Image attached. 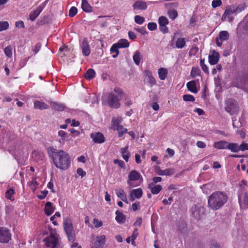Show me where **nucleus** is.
Masks as SVG:
<instances>
[{"label": "nucleus", "instance_id": "obj_18", "mask_svg": "<svg viewBox=\"0 0 248 248\" xmlns=\"http://www.w3.org/2000/svg\"><path fill=\"white\" fill-rule=\"evenodd\" d=\"M156 172L159 175H172L174 173V169L170 168L165 170H162L159 167H157Z\"/></svg>", "mask_w": 248, "mask_h": 248}, {"label": "nucleus", "instance_id": "obj_51", "mask_svg": "<svg viewBox=\"0 0 248 248\" xmlns=\"http://www.w3.org/2000/svg\"><path fill=\"white\" fill-rule=\"evenodd\" d=\"M248 150V143L246 142H243L240 145H238V151H244Z\"/></svg>", "mask_w": 248, "mask_h": 248}, {"label": "nucleus", "instance_id": "obj_12", "mask_svg": "<svg viewBox=\"0 0 248 248\" xmlns=\"http://www.w3.org/2000/svg\"><path fill=\"white\" fill-rule=\"evenodd\" d=\"M142 190L140 188L135 189L131 191L129 196L130 201L133 202L136 199H140L142 196Z\"/></svg>", "mask_w": 248, "mask_h": 248}, {"label": "nucleus", "instance_id": "obj_53", "mask_svg": "<svg viewBox=\"0 0 248 248\" xmlns=\"http://www.w3.org/2000/svg\"><path fill=\"white\" fill-rule=\"evenodd\" d=\"M37 186L38 184L35 179H32V181L30 182V186L33 190H35L37 187Z\"/></svg>", "mask_w": 248, "mask_h": 248}, {"label": "nucleus", "instance_id": "obj_10", "mask_svg": "<svg viewBox=\"0 0 248 248\" xmlns=\"http://www.w3.org/2000/svg\"><path fill=\"white\" fill-rule=\"evenodd\" d=\"M106 236L104 235L97 236L91 248H103L105 243Z\"/></svg>", "mask_w": 248, "mask_h": 248}, {"label": "nucleus", "instance_id": "obj_49", "mask_svg": "<svg viewBox=\"0 0 248 248\" xmlns=\"http://www.w3.org/2000/svg\"><path fill=\"white\" fill-rule=\"evenodd\" d=\"M247 185V182L245 180H242L239 184L240 190L239 192L247 191L246 189V186Z\"/></svg>", "mask_w": 248, "mask_h": 248}, {"label": "nucleus", "instance_id": "obj_4", "mask_svg": "<svg viewBox=\"0 0 248 248\" xmlns=\"http://www.w3.org/2000/svg\"><path fill=\"white\" fill-rule=\"evenodd\" d=\"M233 86L246 90L248 88V73H241L238 74L232 82Z\"/></svg>", "mask_w": 248, "mask_h": 248}, {"label": "nucleus", "instance_id": "obj_7", "mask_svg": "<svg viewBox=\"0 0 248 248\" xmlns=\"http://www.w3.org/2000/svg\"><path fill=\"white\" fill-rule=\"evenodd\" d=\"M11 239L10 231L5 228H0V242L7 243Z\"/></svg>", "mask_w": 248, "mask_h": 248}, {"label": "nucleus", "instance_id": "obj_26", "mask_svg": "<svg viewBox=\"0 0 248 248\" xmlns=\"http://www.w3.org/2000/svg\"><path fill=\"white\" fill-rule=\"evenodd\" d=\"M186 87L188 90L193 93H196L198 90L196 88V83L195 80H192L188 82L186 84Z\"/></svg>", "mask_w": 248, "mask_h": 248}, {"label": "nucleus", "instance_id": "obj_24", "mask_svg": "<svg viewBox=\"0 0 248 248\" xmlns=\"http://www.w3.org/2000/svg\"><path fill=\"white\" fill-rule=\"evenodd\" d=\"M115 214L116 215L115 219L118 223L122 224L125 222L126 220L125 216L121 211L117 210Z\"/></svg>", "mask_w": 248, "mask_h": 248}, {"label": "nucleus", "instance_id": "obj_29", "mask_svg": "<svg viewBox=\"0 0 248 248\" xmlns=\"http://www.w3.org/2000/svg\"><path fill=\"white\" fill-rule=\"evenodd\" d=\"M186 42L184 38L180 37L177 38L175 42V46L176 48L181 49L186 46Z\"/></svg>", "mask_w": 248, "mask_h": 248}, {"label": "nucleus", "instance_id": "obj_27", "mask_svg": "<svg viewBox=\"0 0 248 248\" xmlns=\"http://www.w3.org/2000/svg\"><path fill=\"white\" fill-rule=\"evenodd\" d=\"M81 8L86 13H90L92 11V7L87 0H82Z\"/></svg>", "mask_w": 248, "mask_h": 248}, {"label": "nucleus", "instance_id": "obj_15", "mask_svg": "<svg viewBox=\"0 0 248 248\" xmlns=\"http://www.w3.org/2000/svg\"><path fill=\"white\" fill-rule=\"evenodd\" d=\"M219 54L215 50L212 51V54L208 56L209 62L211 65L216 64L219 61Z\"/></svg>", "mask_w": 248, "mask_h": 248}, {"label": "nucleus", "instance_id": "obj_31", "mask_svg": "<svg viewBox=\"0 0 248 248\" xmlns=\"http://www.w3.org/2000/svg\"><path fill=\"white\" fill-rule=\"evenodd\" d=\"M158 74L161 80H164L167 76L168 70L165 68H160L158 70Z\"/></svg>", "mask_w": 248, "mask_h": 248}, {"label": "nucleus", "instance_id": "obj_35", "mask_svg": "<svg viewBox=\"0 0 248 248\" xmlns=\"http://www.w3.org/2000/svg\"><path fill=\"white\" fill-rule=\"evenodd\" d=\"M116 44L119 48H126L129 46L128 41L124 39H120Z\"/></svg>", "mask_w": 248, "mask_h": 248}, {"label": "nucleus", "instance_id": "obj_3", "mask_svg": "<svg viewBox=\"0 0 248 248\" xmlns=\"http://www.w3.org/2000/svg\"><path fill=\"white\" fill-rule=\"evenodd\" d=\"M114 93H109L106 96L107 102L108 105L113 108H118L120 106V100L123 98V92L119 88H115Z\"/></svg>", "mask_w": 248, "mask_h": 248}, {"label": "nucleus", "instance_id": "obj_45", "mask_svg": "<svg viewBox=\"0 0 248 248\" xmlns=\"http://www.w3.org/2000/svg\"><path fill=\"white\" fill-rule=\"evenodd\" d=\"M200 65L202 70L207 74L209 73L208 68L207 65L204 63V59H201L200 60Z\"/></svg>", "mask_w": 248, "mask_h": 248}, {"label": "nucleus", "instance_id": "obj_5", "mask_svg": "<svg viewBox=\"0 0 248 248\" xmlns=\"http://www.w3.org/2000/svg\"><path fill=\"white\" fill-rule=\"evenodd\" d=\"M63 225L69 240L71 242L74 241L75 240V233L71 220L68 218H64Z\"/></svg>", "mask_w": 248, "mask_h": 248}, {"label": "nucleus", "instance_id": "obj_36", "mask_svg": "<svg viewBox=\"0 0 248 248\" xmlns=\"http://www.w3.org/2000/svg\"><path fill=\"white\" fill-rule=\"evenodd\" d=\"M227 149L231 150L234 153L238 152V144L234 143H229L227 146Z\"/></svg>", "mask_w": 248, "mask_h": 248}, {"label": "nucleus", "instance_id": "obj_20", "mask_svg": "<svg viewBox=\"0 0 248 248\" xmlns=\"http://www.w3.org/2000/svg\"><path fill=\"white\" fill-rule=\"evenodd\" d=\"M50 104L52 109L54 110L62 111L66 108V106L64 104L58 103L57 102L50 101Z\"/></svg>", "mask_w": 248, "mask_h": 248}, {"label": "nucleus", "instance_id": "obj_33", "mask_svg": "<svg viewBox=\"0 0 248 248\" xmlns=\"http://www.w3.org/2000/svg\"><path fill=\"white\" fill-rule=\"evenodd\" d=\"M95 75V71L93 69H88L84 75L86 79L91 80L93 79Z\"/></svg>", "mask_w": 248, "mask_h": 248}, {"label": "nucleus", "instance_id": "obj_59", "mask_svg": "<svg viewBox=\"0 0 248 248\" xmlns=\"http://www.w3.org/2000/svg\"><path fill=\"white\" fill-rule=\"evenodd\" d=\"M77 172L78 174L81 176L82 178L84 177L86 174V172L83 171L81 168H78L77 170Z\"/></svg>", "mask_w": 248, "mask_h": 248}, {"label": "nucleus", "instance_id": "obj_21", "mask_svg": "<svg viewBox=\"0 0 248 248\" xmlns=\"http://www.w3.org/2000/svg\"><path fill=\"white\" fill-rule=\"evenodd\" d=\"M148 188L151 189V192L153 194H158L162 189V187L161 185H155L153 184H149Z\"/></svg>", "mask_w": 248, "mask_h": 248}, {"label": "nucleus", "instance_id": "obj_1", "mask_svg": "<svg viewBox=\"0 0 248 248\" xmlns=\"http://www.w3.org/2000/svg\"><path fill=\"white\" fill-rule=\"evenodd\" d=\"M47 152L57 168L66 170L69 167L71 158L68 153L63 150H57L53 147L48 148Z\"/></svg>", "mask_w": 248, "mask_h": 248}, {"label": "nucleus", "instance_id": "obj_25", "mask_svg": "<svg viewBox=\"0 0 248 248\" xmlns=\"http://www.w3.org/2000/svg\"><path fill=\"white\" fill-rule=\"evenodd\" d=\"M55 208L52 206V203L50 202L46 203L45 208V212L47 216H50L54 211Z\"/></svg>", "mask_w": 248, "mask_h": 248}, {"label": "nucleus", "instance_id": "obj_54", "mask_svg": "<svg viewBox=\"0 0 248 248\" xmlns=\"http://www.w3.org/2000/svg\"><path fill=\"white\" fill-rule=\"evenodd\" d=\"M148 28L150 31H155L157 28V25L154 22H150L148 24Z\"/></svg>", "mask_w": 248, "mask_h": 248}, {"label": "nucleus", "instance_id": "obj_32", "mask_svg": "<svg viewBox=\"0 0 248 248\" xmlns=\"http://www.w3.org/2000/svg\"><path fill=\"white\" fill-rule=\"evenodd\" d=\"M146 76H147V80L148 83L152 87L156 84L155 79L153 77L152 75V72L151 71H148L146 72Z\"/></svg>", "mask_w": 248, "mask_h": 248}, {"label": "nucleus", "instance_id": "obj_16", "mask_svg": "<svg viewBox=\"0 0 248 248\" xmlns=\"http://www.w3.org/2000/svg\"><path fill=\"white\" fill-rule=\"evenodd\" d=\"M135 10H145L147 8L146 2L143 0H138L132 5Z\"/></svg>", "mask_w": 248, "mask_h": 248}, {"label": "nucleus", "instance_id": "obj_58", "mask_svg": "<svg viewBox=\"0 0 248 248\" xmlns=\"http://www.w3.org/2000/svg\"><path fill=\"white\" fill-rule=\"evenodd\" d=\"M41 192L42 193V195H38L37 197L38 198V199L40 200H43L46 198V196L47 194L48 193V191L47 190H44L42 191Z\"/></svg>", "mask_w": 248, "mask_h": 248}, {"label": "nucleus", "instance_id": "obj_23", "mask_svg": "<svg viewBox=\"0 0 248 248\" xmlns=\"http://www.w3.org/2000/svg\"><path fill=\"white\" fill-rule=\"evenodd\" d=\"M228 142L225 140H220L215 142L213 146L217 149H227Z\"/></svg>", "mask_w": 248, "mask_h": 248}, {"label": "nucleus", "instance_id": "obj_55", "mask_svg": "<svg viewBox=\"0 0 248 248\" xmlns=\"http://www.w3.org/2000/svg\"><path fill=\"white\" fill-rule=\"evenodd\" d=\"M138 235V229H135L133 232L132 235H131V236H130L131 238L132 244L133 245L135 243L134 240H135V239H136Z\"/></svg>", "mask_w": 248, "mask_h": 248}, {"label": "nucleus", "instance_id": "obj_30", "mask_svg": "<svg viewBox=\"0 0 248 248\" xmlns=\"http://www.w3.org/2000/svg\"><path fill=\"white\" fill-rule=\"evenodd\" d=\"M128 146H126L124 148H121V152L122 154V156L124 159L126 161H128V159L130 155V153L128 151Z\"/></svg>", "mask_w": 248, "mask_h": 248}, {"label": "nucleus", "instance_id": "obj_41", "mask_svg": "<svg viewBox=\"0 0 248 248\" xmlns=\"http://www.w3.org/2000/svg\"><path fill=\"white\" fill-rule=\"evenodd\" d=\"M15 193V191L13 189L10 188L9 189L7 190L5 193V197L9 199L11 201H13L14 199H12V196Z\"/></svg>", "mask_w": 248, "mask_h": 248}, {"label": "nucleus", "instance_id": "obj_2", "mask_svg": "<svg viewBox=\"0 0 248 248\" xmlns=\"http://www.w3.org/2000/svg\"><path fill=\"white\" fill-rule=\"evenodd\" d=\"M227 195L222 191L213 192L208 198V204L213 210H217L221 208L227 202Z\"/></svg>", "mask_w": 248, "mask_h": 248}, {"label": "nucleus", "instance_id": "obj_14", "mask_svg": "<svg viewBox=\"0 0 248 248\" xmlns=\"http://www.w3.org/2000/svg\"><path fill=\"white\" fill-rule=\"evenodd\" d=\"M83 54L88 56L91 53L89 44L88 42V40L86 38H84L80 45Z\"/></svg>", "mask_w": 248, "mask_h": 248}, {"label": "nucleus", "instance_id": "obj_47", "mask_svg": "<svg viewBox=\"0 0 248 248\" xmlns=\"http://www.w3.org/2000/svg\"><path fill=\"white\" fill-rule=\"evenodd\" d=\"M78 12V9L76 7H72L69 11V16L70 17H74Z\"/></svg>", "mask_w": 248, "mask_h": 248}, {"label": "nucleus", "instance_id": "obj_61", "mask_svg": "<svg viewBox=\"0 0 248 248\" xmlns=\"http://www.w3.org/2000/svg\"><path fill=\"white\" fill-rule=\"evenodd\" d=\"M16 26L19 28H24V24L23 21L20 20L16 22Z\"/></svg>", "mask_w": 248, "mask_h": 248}, {"label": "nucleus", "instance_id": "obj_62", "mask_svg": "<svg viewBox=\"0 0 248 248\" xmlns=\"http://www.w3.org/2000/svg\"><path fill=\"white\" fill-rule=\"evenodd\" d=\"M58 135L62 138V140H63L66 137V133L63 130H60L58 132Z\"/></svg>", "mask_w": 248, "mask_h": 248}, {"label": "nucleus", "instance_id": "obj_60", "mask_svg": "<svg viewBox=\"0 0 248 248\" xmlns=\"http://www.w3.org/2000/svg\"><path fill=\"white\" fill-rule=\"evenodd\" d=\"M178 16L177 12L176 11L173 10L169 13V16L170 18L174 19Z\"/></svg>", "mask_w": 248, "mask_h": 248}, {"label": "nucleus", "instance_id": "obj_48", "mask_svg": "<svg viewBox=\"0 0 248 248\" xmlns=\"http://www.w3.org/2000/svg\"><path fill=\"white\" fill-rule=\"evenodd\" d=\"M183 100L185 101H191L194 102L195 101V98L193 96L190 94H185L183 96Z\"/></svg>", "mask_w": 248, "mask_h": 248}, {"label": "nucleus", "instance_id": "obj_63", "mask_svg": "<svg viewBox=\"0 0 248 248\" xmlns=\"http://www.w3.org/2000/svg\"><path fill=\"white\" fill-rule=\"evenodd\" d=\"M196 145L200 148H204L206 147L205 143L202 141H198Z\"/></svg>", "mask_w": 248, "mask_h": 248}, {"label": "nucleus", "instance_id": "obj_57", "mask_svg": "<svg viewBox=\"0 0 248 248\" xmlns=\"http://www.w3.org/2000/svg\"><path fill=\"white\" fill-rule=\"evenodd\" d=\"M93 224L96 228H99L102 226L103 223L102 221L98 220V219L94 218L93 220Z\"/></svg>", "mask_w": 248, "mask_h": 248}, {"label": "nucleus", "instance_id": "obj_40", "mask_svg": "<svg viewBox=\"0 0 248 248\" xmlns=\"http://www.w3.org/2000/svg\"><path fill=\"white\" fill-rule=\"evenodd\" d=\"M117 130L118 131L119 137H121L127 132V129L124 128L123 125H118Z\"/></svg>", "mask_w": 248, "mask_h": 248}, {"label": "nucleus", "instance_id": "obj_38", "mask_svg": "<svg viewBox=\"0 0 248 248\" xmlns=\"http://www.w3.org/2000/svg\"><path fill=\"white\" fill-rule=\"evenodd\" d=\"M133 59L135 63L139 65L141 60L140 52L139 50H137L133 57Z\"/></svg>", "mask_w": 248, "mask_h": 248}, {"label": "nucleus", "instance_id": "obj_11", "mask_svg": "<svg viewBox=\"0 0 248 248\" xmlns=\"http://www.w3.org/2000/svg\"><path fill=\"white\" fill-rule=\"evenodd\" d=\"M239 202L240 205L244 204L248 208V191L239 192Z\"/></svg>", "mask_w": 248, "mask_h": 248}, {"label": "nucleus", "instance_id": "obj_42", "mask_svg": "<svg viewBox=\"0 0 248 248\" xmlns=\"http://www.w3.org/2000/svg\"><path fill=\"white\" fill-rule=\"evenodd\" d=\"M9 23L7 21L0 22V31H5L9 28Z\"/></svg>", "mask_w": 248, "mask_h": 248}, {"label": "nucleus", "instance_id": "obj_19", "mask_svg": "<svg viewBox=\"0 0 248 248\" xmlns=\"http://www.w3.org/2000/svg\"><path fill=\"white\" fill-rule=\"evenodd\" d=\"M44 6L43 5H41L39 6L36 10L33 12H32L30 13V19L31 21H34L35 20V19L38 16L39 14L41 13V12L42 11Z\"/></svg>", "mask_w": 248, "mask_h": 248}, {"label": "nucleus", "instance_id": "obj_39", "mask_svg": "<svg viewBox=\"0 0 248 248\" xmlns=\"http://www.w3.org/2000/svg\"><path fill=\"white\" fill-rule=\"evenodd\" d=\"M118 48H119V47L116 44L113 45L110 48V51L111 53H115L112 55V57L114 58H116L119 54V52Z\"/></svg>", "mask_w": 248, "mask_h": 248}, {"label": "nucleus", "instance_id": "obj_6", "mask_svg": "<svg viewBox=\"0 0 248 248\" xmlns=\"http://www.w3.org/2000/svg\"><path fill=\"white\" fill-rule=\"evenodd\" d=\"M225 110L230 115L236 113L239 110L237 102L233 99H228L225 102Z\"/></svg>", "mask_w": 248, "mask_h": 248}, {"label": "nucleus", "instance_id": "obj_34", "mask_svg": "<svg viewBox=\"0 0 248 248\" xmlns=\"http://www.w3.org/2000/svg\"><path fill=\"white\" fill-rule=\"evenodd\" d=\"M225 14H228L230 16L232 14L235 13L236 14V12L235 10V4H232L231 5L227 6L226 9Z\"/></svg>", "mask_w": 248, "mask_h": 248}, {"label": "nucleus", "instance_id": "obj_13", "mask_svg": "<svg viewBox=\"0 0 248 248\" xmlns=\"http://www.w3.org/2000/svg\"><path fill=\"white\" fill-rule=\"evenodd\" d=\"M90 136L95 143H102L105 141L104 136L100 132L92 133Z\"/></svg>", "mask_w": 248, "mask_h": 248}, {"label": "nucleus", "instance_id": "obj_64", "mask_svg": "<svg viewBox=\"0 0 248 248\" xmlns=\"http://www.w3.org/2000/svg\"><path fill=\"white\" fill-rule=\"evenodd\" d=\"M210 248H221L220 246L216 242H212L210 244Z\"/></svg>", "mask_w": 248, "mask_h": 248}, {"label": "nucleus", "instance_id": "obj_17", "mask_svg": "<svg viewBox=\"0 0 248 248\" xmlns=\"http://www.w3.org/2000/svg\"><path fill=\"white\" fill-rule=\"evenodd\" d=\"M140 174L138 171L133 170H132L128 175L129 180L127 181V183L129 186H131L132 184L131 181L138 180L140 179Z\"/></svg>", "mask_w": 248, "mask_h": 248}, {"label": "nucleus", "instance_id": "obj_8", "mask_svg": "<svg viewBox=\"0 0 248 248\" xmlns=\"http://www.w3.org/2000/svg\"><path fill=\"white\" fill-rule=\"evenodd\" d=\"M158 23L160 31L163 33H167L169 30L166 26L169 24V21L167 17L163 16L159 17L158 19Z\"/></svg>", "mask_w": 248, "mask_h": 248}, {"label": "nucleus", "instance_id": "obj_28", "mask_svg": "<svg viewBox=\"0 0 248 248\" xmlns=\"http://www.w3.org/2000/svg\"><path fill=\"white\" fill-rule=\"evenodd\" d=\"M34 106L35 108L41 110L48 109L49 108V107L47 104L39 101H35L34 103Z\"/></svg>", "mask_w": 248, "mask_h": 248}, {"label": "nucleus", "instance_id": "obj_43", "mask_svg": "<svg viewBox=\"0 0 248 248\" xmlns=\"http://www.w3.org/2000/svg\"><path fill=\"white\" fill-rule=\"evenodd\" d=\"M4 52L6 56L11 58L12 56V47L11 46H7L5 48Z\"/></svg>", "mask_w": 248, "mask_h": 248}, {"label": "nucleus", "instance_id": "obj_56", "mask_svg": "<svg viewBox=\"0 0 248 248\" xmlns=\"http://www.w3.org/2000/svg\"><path fill=\"white\" fill-rule=\"evenodd\" d=\"M114 163L115 164H118L119 166L122 168H124L125 167L124 162L122 160L115 159L114 160Z\"/></svg>", "mask_w": 248, "mask_h": 248}, {"label": "nucleus", "instance_id": "obj_44", "mask_svg": "<svg viewBox=\"0 0 248 248\" xmlns=\"http://www.w3.org/2000/svg\"><path fill=\"white\" fill-rule=\"evenodd\" d=\"M201 71L199 68L193 67L190 75L192 78H195L196 76L199 75Z\"/></svg>", "mask_w": 248, "mask_h": 248}, {"label": "nucleus", "instance_id": "obj_37", "mask_svg": "<svg viewBox=\"0 0 248 248\" xmlns=\"http://www.w3.org/2000/svg\"><path fill=\"white\" fill-rule=\"evenodd\" d=\"M221 41H226L229 39V34L227 31H221L217 37Z\"/></svg>", "mask_w": 248, "mask_h": 248}, {"label": "nucleus", "instance_id": "obj_52", "mask_svg": "<svg viewBox=\"0 0 248 248\" xmlns=\"http://www.w3.org/2000/svg\"><path fill=\"white\" fill-rule=\"evenodd\" d=\"M221 4L222 1L221 0H213L212 2V6L214 8L220 6Z\"/></svg>", "mask_w": 248, "mask_h": 248}, {"label": "nucleus", "instance_id": "obj_9", "mask_svg": "<svg viewBox=\"0 0 248 248\" xmlns=\"http://www.w3.org/2000/svg\"><path fill=\"white\" fill-rule=\"evenodd\" d=\"M58 241V239L54 235H51L44 239L46 246L51 248H55L56 247Z\"/></svg>", "mask_w": 248, "mask_h": 248}, {"label": "nucleus", "instance_id": "obj_22", "mask_svg": "<svg viewBox=\"0 0 248 248\" xmlns=\"http://www.w3.org/2000/svg\"><path fill=\"white\" fill-rule=\"evenodd\" d=\"M117 196L120 198L123 201L128 203V201L127 199L126 195L124 190L120 188H116L115 190Z\"/></svg>", "mask_w": 248, "mask_h": 248}, {"label": "nucleus", "instance_id": "obj_50", "mask_svg": "<svg viewBox=\"0 0 248 248\" xmlns=\"http://www.w3.org/2000/svg\"><path fill=\"white\" fill-rule=\"evenodd\" d=\"M134 19L135 22L139 24H142L145 21L144 18L140 16H136Z\"/></svg>", "mask_w": 248, "mask_h": 248}, {"label": "nucleus", "instance_id": "obj_46", "mask_svg": "<svg viewBox=\"0 0 248 248\" xmlns=\"http://www.w3.org/2000/svg\"><path fill=\"white\" fill-rule=\"evenodd\" d=\"M247 7L245 4H241L238 5H236L235 4V10L236 12V14L239 13L243 11L245 8Z\"/></svg>", "mask_w": 248, "mask_h": 248}]
</instances>
